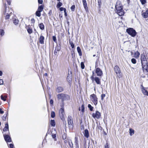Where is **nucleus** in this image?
<instances>
[{
	"label": "nucleus",
	"mask_w": 148,
	"mask_h": 148,
	"mask_svg": "<svg viewBox=\"0 0 148 148\" xmlns=\"http://www.w3.org/2000/svg\"><path fill=\"white\" fill-rule=\"evenodd\" d=\"M57 98L59 101H61L60 106L62 107L64 106V101H69L71 99L69 95L62 93L58 94L57 95Z\"/></svg>",
	"instance_id": "nucleus-1"
},
{
	"label": "nucleus",
	"mask_w": 148,
	"mask_h": 148,
	"mask_svg": "<svg viewBox=\"0 0 148 148\" xmlns=\"http://www.w3.org/2000/svg\"><path fill=\"white\" fill-rule=\"evenodd\" d=\"M115 11L118 15L120 16H121L124 15V12L123 9V7L119 1H117L116 2L115 5Z\"/></svg>",
	"instance_id": "nucleus-2"
},
{
	"label": "nucleus",
	"mask_w": 148,
	"mask_h": 148,
	"mask_svg": "<svg viewBox=\"0 0 148 148\" xmlns=\"http://www.w3.org/2000/svg\"><path fill=\"white\" fill-rule=\"evenodd\" d=\"M68 124L70 130H72L73 127V119L71 116H68L67 118Z\"/></svg>",
	"instance_id": "nucleus-3"
},
{
	"label": "nucleus",
	"mask_w": 148,
	"mask_h": 148,
	"mask_svg": "<svg viewBox=\"0 0 148 148\" xmlns=\"http://www.w3.org/2000/svg\"><path fill=\"white\" fill-rule=\"evenodd\" d=\"M90 100L95 105L97 104L98 103V98L96 95L95 94L91 95L90 96Z\"/></svg>",
	"instance_id": "nucleus-4"
},
{
	"label": "nucleus",
	"mask_w": 148,
	"mask_h": 148,
	"mask_svg": "<svg viewBox=\"0 0 148 148\" xmlns=\"http://www.w3.org/2000/svg\"><path fill=\"white\" fill-rule=\"evenodd\" d=\"M127 32L132 36L135 37L136 34V33L135 30L132 28H130L126 29Z\"/></svg>",
	"instance_id": "nucleus-5"
},
{
	"label": "nucleus",
	"mask_w": 148,
	"mask_h": 148,
	"mask_svg": "<svg viewBox=\"0 0 148 148\" xmlns=\"http://www.w3.org/2000/svg\"><path fill=\"white\" fill-rule=\"evenodd\" d=\"M61 107V108L59 110V115L61 118L62 120H64V119L65 117V112L64 110V106Z\"/></svg>",
	"instance_id": "nucleus-6"
},
{
	"label": "nucleus",
	"mask_w": 148,
	"mask_h": 148,
	"mask_svg": "<svg viewBox=\"0 0 148 148\" xmlns=\"http://www.w3.org/2000/svg\"><path fill=\"white\" fill-rule=\"evenodd\" d=\"M140 60L142 65L148 63V61H147V58L144 54H142L141 55Z\"/></svg>",
	"instance_id": "nucleus-7"
},
{
	"label": "nucleus",
	"mask_w": 148,
	"mask_h": 148,
	"mask_svg": "<svg viewBox=\"0 0 148 148\" xmlns=\"http://www.w3.org/2000/svg\"><path fill=\"white\" fill-rule=\"evenodd\" d=\"M114 70L116 73L117 76L119 78L121 77L120 75V70L119 66H116L114 67Z\"/></svg>",
	"instance_id": "nucleus-8"
},
{
	"label": "nucleus",
	"mask_w": 148,
	"mask_h": 148,
	"mask_svg": "<svg viewBox=\"0 0 148 148\" xmlns=\"http://www.w3.org/2000/svg\"><path fill=\"white\" fill-rule=\"evenodd\" d=\"M96 65L95 66V73L97 75L99 76H101L103 74V72L99 68H96Z\"/></svg>",
	"instance_id": "nucleus-9"
},
{
	"label": "nucleus",
	"mask_w": 148,
	"mask_h": 148,
	"mask_svg": "<svg viewBox=\"0 0 148 148\" xmlns=\"http://www.w3.org/2000/svg\"><path fill=\"white\" fill-rule=\"evenodd\" d=\"M92 116L95 119H99L101 117V114L99 111H96L95 113H94L92 114Z\"/></svg>",
	"instance_id": "nucleus-10"
},
{
	"label": "nucleus",
	"mask_w": 148,
	"mask_h": 148,
	"mask_svg": "<svg viewBox=\"0 0 148 148\" xmlns=\"http://www.w3.org/2000/svg\"><path fill=\"white\" fill-rule=\"evenodd\" d=\"M3 134L6 133L7 134H9V126L8 123L5 124V126L3 130Z\"/></svg>",
	"instance_id": "nucleus-11"
},
{
	"label": "nucleus",
	"mask_w": 148,
	"mask_h": 148,
	"mask_svg": "<svg viewBox=\"0 0 148 148\" xmlns=\"http://www.w3.org/2000/svg\"><path fill=\"white\" fill-rule=\"evenodd\" d=\"M3 136L4 139L6 142H10L11 139L10 136L6 133L3 134Z\"/></svg>",
	"instance_id": "nucleus-12"
},
{
	"label": "nucleus",
	"mask_w": 148,
	"mask_h": 148,
	"mask_svg": "<svg viewBox=\"0 0 148 148\" xmlns=\"http://www.w3.org/2000/svg\"><path fill=\"white\" fill-rule=\"evenodd\" d=\"M142 69L144 73H147L148 72V63L142 65Z\"/></svg>",
	"instance_id": "nucleus-13"
},
{
	"label": "nucleus",
	"mask_w": 148,
	"mask_h": 148,
	"mask_svg": "<svg viewBox=\"0 0 148 148\" xmlns=\"http://www.w3.org/2000/svg\"><path fill=\"white\" fill-rule=\"evenodd\" d=\"M45 39L44 37L42 35H40L38 38V40H39L40 43L42 44H44V40Z\"/></svg>",
	"instance_id": "nucleus-14"
},
{
	"label": "nucleus",
	"mask_w": 148,
	"mask_h": 148,
	"mask_svg": "<svg viewBox=\"0 0 148 148\" xmlns=\"http://www.w3.org/2000/svg\"><path fill=\"white\" fill-rule=\"evenodd\" d=\"M142 14L143 17L145 18H147L148 17V9L145 12H143Z\"/></svg>",
	"instance_id": "nucleus-15"
},
{
	"label": "nucleus",
	"mask_w": 148,
	"mask_h": 148,
	"mask_svg": "<svg viewBox=\"0 0 148 148\" xmlns=\"http://www.w3.org/2000/svg\"><path fill=\"white\" fill-rule=\"evenodd\" d=\"M82 2L83 3L84 8L86 11L88 10V8L87 6V3L86 0H82Z\"/></svg>",
	"instance_id": "nucleus-16"
},
{
	"label": "nucleus",
	"mask_w": 148,
	"mask_h": 148,
	"mask_svg": "<svg viewBox=\"0 0 148 148\" xmlns=\"http://www.w3.org/2000/svg\"><path fill=\"white\" fill-rule=\"evenodd\" d=\"M94 80L97 84L100 85L101 84V79L98 77H96L94 79Z\"/></svg>",
	"instance_id": "nucleus-17"
},
{
	"label": "nucleus",
	"mask_w": 148,
	"mask_h": 148,
	"mask_svg": "<svg viewBox=\"0 0 148 148\" xmlns=\"http://www.w3.org/2000/svg\"><path fill=\"white\" fill-rule=\"evenodd\" d=\"M64 90L63 88L60 86L58 87L56 89V91L58 93L62 92Z\"/></svg>",
	"instance_id": "nucleus-18"
},
{
	"label": "nucleus",
	"mask_w": 148,
	"mask_h": 148,
	"mask_svg": "<svg viewBox=\"0 0 148 148\" xmlns=\"http://www.w3.org/2000/svg\"><path fill=\"white\" fill-rule=\"evenodd\" d=\"M142 90L144 95L148 96V92L144 87H143L142 88Z\"/></svg>",
	"instance_id": "nucleus-19"
},
{
	"label": "nucleus",
	"mask_w": 148,
	"mask_h": 148,
	"mask_svg": "<svg viewBox=\"0 0 148 148\" xmlns=\"http://www.w3.org/2000/svg\"><path fill=\"white\" fill-rule=\"evenodd\" d=\"M84 135L85 137L87 138H88L89 137V133L88 130L86 129L85 130L84 133Z\"/></svg>",
	"instance_id": "nucleus-20"
},
{
	"label": "nucleus",
	"mask_w": 148,
	"mask_h": 148,
	"mask_svg": "<svg viewBox=\"0 0 148 148\" xmlns=\"http://www.w3.org/2000/svg\"><path fill=\"white\" fill-rule=\"evenodd\" d=\"M44 9V7L43 5H40L38 7L37 11L41 12Z\"/></svg>",
	"instance_id": "nucleus-21"
},
{
	"label": "nucleus",
	"mask_w": 148,
	"mask_h": 148,
	"mask_svg": "<svg viewBox=\"0 0 148 148\" xmlns=\"http://www.w3.org/2000/svg\"><path fill=\"white\" fill-rule=\"evenodd\" d=\"M140 53L139 52L137 51L134 54V57L136 58H138L139 57Z\"/></svg>",
	"instance_id": "nucleus-22"
},
{
	"label": "nucleus",
	"mask_w": 148,
	"mask_h": 148,
	"mask_svg": "<svg viewBox=\"0 0 148 148\" xmlns=\"http://www.w3.org/2000/svg\"><path fill=\"white\" fill-rule=\"evenodd\" d=\"M77 51L79 54V55L80 56H82V53L81 49L79 47H77Z\"/></svg>",
	"instance_id": "nucleus-23"
},
{
	"label": "nucleus",
	"mask_w": 148,
	"mask_h": 148,
	"mask_svg": "<svg viewBox=\"0 0 148 148\" xmlns=\"http://www.w3.org/2000/svg\"><path fill=\"white\" fill-rule=\"evenodd\" d=\"M27 31L29 34H31L32 33V28L29 26L27 27Z\"/></svg>",
	"instance_id": "nucleus-24"
},
{
	"label": "nucleus",
	"mask_w": 148,
	"mask_h": 148,
	"mask_svg": "<svg viewBox=\"0 0 148 148\" xmlns=\"http://www.w3.org/2000/svg\"><path fill=\"white\" fill-rule=\"evenodd\" d=\"M69 146L71 148H73V144L72 143L71 140H69Z\"/></svg>",
	"instance_id": "nucleus-25"
},
{
	"label": "nucleus",
	"mask_w": 148,
	"mask_h": 148,
	"mask_svg": "<svg viewBox=\"0 0 148 148\" xmlns=\"http://www.w3.org/2000/svg\"><path fill=\"white\" fill-rule=\"evenodd\" d=\"M13 23L15 25H17L19 22V21L16 19V18H14L13 19Z\"/></svg>",
	"instance_id": "nucleus-26"
},
{
	"label": "nucleus",
	"mask_w": 148,
	"mask_h": 148,
	"mask_svg": "<svg viewBox=\"0 0 148 148\" xmlns=\"http://www.w3.org/2000/svg\"><path fill=\"white\" fill-rule=\"evenodd\" d=\"M7 15H6L5 16V19H8L9 18L10 16L11 15V14H12V12H11L10 13H7Z\"/></svg>",
	"instance_id": "nucleus-27"
},
{
	"label": "nucleus",
	"mask_w": 148,
	"mask_h": 148,
	"mask_svg": "<svg viewBox=\"0 0 148 148\" xmlns=\"http://www.w3.org/2000/svg\"><path fill=\"white\" fill-rule=\"evenodd\" d=\"M39 26L40 29L43 30L44 29V25L43 23H40Z\"/></svg>",
	"instance_id": "nucleus-28"
},
{
	"label": "nucleus",
	"mask_w": 148,
	"mask_h": 148,
	"mask_svg": "<svg viewBox=\"0 0 148 148\" xmlns=\"http://www.w3.org/2000/svg\"><path fill=\"white\" fill-rule=\"evenodd\" d=\"M50 125L52 126H55V122L54 120H51L50 121Z\"/></svg>",
	"instance_id": "nucleus-29"
},
{
	"label": "nucleus",
	"mask_w": 148,
	"mask_h": 148,
	"mask_svg": "<svg viewBox=\"0 0 148 148\" xmlns=\"http://www.w3.org/2000/svg\"><path fill=\"white\" fill-rule=\"evenodd\" d=\"M41 12L37 10L36 12V15L38 17H40L41 15Z\"/></svg>",
	"instance_id": "nucleus-30"
},
{
	"label": "nucleus",
	"mask_w": 148,
	"mask_h": 148,
	"mask_svg": "<svg viewBox=\"0 0 148 148\" xmlns=\"http://www.w3.org/2000/svg\"><path fill=\"white\" fill-rule=\"evenodd\" d=\"M7 97V96H3V95H1V100H3L4 101H5L6 100V98Z\"/></svg>",
	"instance_id": "nucleus-31"
},
{
	"label": "nucleus",
	"mask_w": 148,
	"mask_h": 148,
	"mask_svg": "<svg viewBox=\"0 0 148 148\" xmlns=\"http://www.w3.org/2000/svg\"><path fill=\"white\" fill-rule=\"evenodd\" d=\"M5 32L2 29L0 30V35L1 36H3Z\"/></svg>",
	"instance_id": "nucleus-32"
},
{
	"label": "nucleus",
	"mask_w": 148,
	"mask_h": 148,
	"mask_svg": "<svg viewBox=\"0 0 148 148\" xmlns=\"http://www.w3.org/2000/svg\"><path fill=\"white\" fill-rule=\"evenodd\" d=\"M130 135L131 136H132L133 134H134V130L132 129H130Z\"/></svg>",
	"instance_id": "nucleus-33"
},
{
	"label": "nucleus",
	"mask_w": 148,
	"mask_h": 148,
	"mask_svg": "<svg viewBox=\"0 0 148 148\" xmlns=\"http://www.w3.org/2000/svg\"><path fill=\"white\" fill-rule=\"evenodd\" d=\"M88 107L89 108V110L90 111H92L93 110V107H92L91 105L89 104L88 105Z\"/></svg>",
	"instance_id": "nucleus-34"
},
{
	"label": "nucleus",
	"mask_w": 148,
	"mask_h": 148,
	"mask_svg": "<svg viewBox=\"0 0 148 148\" xmlns=\"http://www.w3.org/2000/svg\"><path fill=\"white\" fill-rule=\"evenodd\" d=\"M69 43H70L71 46L72 48H73L74 47V45L73 43V42L72 41H70L69 40Z\"/></svg>",
	"instance_id": "nucleus-35"
},
{
	"label": "nucleus",
	"mask_w": 148,
	"mask_h": 148,
	"mask_svg": "<svg viewBox=\"0 0 148 148\" xmlns=\"http://www.w3.org/2000/svg\"><path fill=\"white\" fill-rule=\"evenodd\" d=\"M55 116V113L54 111H52L51 112V116L52 118H54Z\"/></svg>",
	"instance_id": "nucleus-36"
},
{
	"label": "nucleus",
	"mask_w": 148,
	"mask_h": 148,
	"mask_svg": "<svg viewBox=\"0 0 148 148\" xmlns=\"http://www.w3.org/2000/svg\"><path fill=\"white\" fill-rule=\"evenodd\" d=\"M140 1L142 5H144L146 3V0H140Z\"/></svg>",
	"instance_id": "nucleus-37"
},
{
	"label": "nucleus",
	"mask_w": 148,
	"mask_h": 148,
	"mask_svg": "<svg viewBox=\"0 0 148 148\" xmlns=\"http://www.w3.org/2000/svg\"><path fill=\"white\" fill-rule=\"evenodd\" d=\"M75 144H78V138L77 137H75Z\"/></svg>",
	"instance_id": "nucleus-38"
},
{
	"label": "nucleus",
	"mask_w": 148,
	"mask_h": 148,
	"mask_svg": "<svg viewBox=\"0 0 148 148\" xmlns=\"http://www.w3.org/2000/svg\"><path fill=\"white\" fill-rule=\"evenodd\" d=\"M62 3H61L60 2H59L57 4V7L58 8H59L60 7H61L62 6Z\"/></svg>",
	"instance_id": "nucleus-39"
},
{
	"label": "nucleus",
	"mask_w": 148,
	"mask_h": 148,
	"mask_svg": "<svg viewBox=\"0 0 148 148\" xmlns=\"http://www.w3.org/2000/svg\"><path fill=\"white\" fill-rule=\"evenodd\" d=\"M81 66L82 69H83L85 67V66L84 63L82 62L81 63Z\"/></svg>",
	"instance_id": "nucleus-40"
},
{
	"label": "nucleus",
	"mask_w": 148,
	"mask_h": 148,
	"mask_svg": "<svg viewBox=\"0 0 148 148\" xmlns=\"http://www.w3.org/2000/svg\"><path fill=\"white\" fill-rule=\"evenodd\" d=\"M132 62L134 64L136 63V60L134 58H132L131 60Z\"/></svg>",
	"instance_id": "nucleus-41"
},
{
	"label": "nucleus",
	"mask_w": 148,
	"mask_h": 148,
	"mask_svg": "<svg viewBox=\"0 0 148 148\" xmlns=\"http://www.w3.org/2000/svg\"><path fill=\"white\" fill-rule=\"evenodd\" d=\"M6 116H5V115H4L2 117V119L3 121H5L6 119Z\"/></svg>",
	"instance_id": "nucleus-42"
},
{
	"label": "nucleus",
	"mask_w": 148,
	"mask_h": 148,
	"mask_svg": "<svg viewBox=\"0 0 148 148\" xmlns=\"http://www.w3.org/2000/svg\"><path fill=\"white\" fill-rule=\"evenodd\" d=\"M105 96H106L104 94H103L101 95V100H103V98H104V97H105Z\"/></svg>",
	"instance_id": "nucleus-43"
},
{
	"label": "nucleus",
	"mask_w": 148,
	"mask_h": 148,
	"mask_svg": "<svg viewBox=\"0 0 148 148\" xmlns=\"http://www.w3.org/2000/svg\"><path fill=\"white\" fill-rule=\"evenodd\" d=\"M81 111L82 112H83L84 111V107L83 105H82L81 106Z\"/></svg>",
	"instance_id": "nucleus-44"
},
{
	"label": "nucleus",
	"mask_w": 148,
	"mask_h": 148,
	"mask_svg": "<svg viewBox=\"0 0 148 148\" xmlns=\"http://www.w3.org/2000/svg\"><path fill=\"white\" fill-rule=\"evenodd\" d=\"M105 148H109V144L108 143H106L105 145Z\"/></svg>",
	"instance_id": "nucleus-45"
},
{
	"label": "nucleus",
	"mask_w": 148,
	"mask_h": 148,
	"mask_svg": "<svg viewBox=\"0 0 148 148\" xmlns=\"http://www.w3.org/2000/svg\"><path fill=\"white\" fill-rule=\"evenodd\" d=\"M60 11H65L66 10V9L62 7L60 8Z\"/></svg>",
	"instance_id": "nucleus-46"
},
{
	"label": "nucleus",
	"mask_w": 148,
	"mask_h": 148,
	"mask_svg": "<svg viewBox=\"0 0 148 148\" xmlns=\"http://www.w3.org/2000/svg\"><path fill=\"white\" fill-rule=\"evenodd\" d=\"M75 5H72L71 7V10H72V11H73L75 8Z\"/></svg>",
	"instance_id": "nucleus-47"
},
{
	"label": "nucleus",
	"mask_w": 148,
	"mask_h": 148,
	"mask_svg": "<svg viewBox=\"0 0 148 148\" xmlns=\"http://www.w3.org/2000/svg\"><path fill=\"white\" fill-rule=\"evenodd\" d=\"M71 56H72L73 58L75 56V54L74 51L71 52Z\"/></svg>",
	"instance_id": "nucleus-48"
},
{
	"label": "nucleus",
	"mask_w": 148,
	"mask_h": 148,
	"mask_svg": "<svg viewBox=\"0 0 148 148\" xmlns=\"http://www.w3.org/2000/svg\"><path fill=\"white\" fill-rule=\"evenodd\" d=\"M3 84V79H0V85H2Z\"/></svg>",
	"instance_id": "nucleus-49"
},
{
	"label": "nucleus",
	"mask_w": 148,
	"mask_h": 148,
	"mask_svg": "<svg viewBox=\"0 0 148 148\" xmlns=\"http://www.w3.org/2000/svg\"><path fill=\"white\" fill-rule=\"evenodd\" d=\"M14 145L12 144H10L9 145V148H14Z\"/></svg>",
	"instance_id": "nucleus-50"
},
{
	"label": "nucleus",
	"mask_w": 148,
	"mask_h": 148,
	"mask_svg": "<svg viewBox=\"0 0 148 148\" xmlns=\"http://www.w3.org/2000/svg\"><path fill=\"white\" fill-rule=\"evenodd\" d=\"M60 50V48L58 47V46L56 47V49L55 50L57 51H59Z\"/></svg>",
	"instance_id": "nucleus-51"
},
{
	"label": "nucleus",
	"mask_w": 148,
	"mask_h": 148,
	"mask_svg": "<svg viewBox=\"0 0 148 148\" xmlns=\"http://www.w3.org/2000/svg\"><path fill=\"white\" fill-rule=\"evenodd\" d=\"M38 3L40 4H42L43 2L42 0H38Z\"/></svg>",
	"instance_id": "nucleus-52"
},
{
	"label": "nucleus",
	"mask_w": 148,
	"mask_h": 148,
	"mask_svg": "<svg viewBox=\"0 0 148 148\" xmlns=\"http://www.w3.org/2000/svg\"><path fill=\"white\" fill-rule=\"evenodd\" d=\"M52 136L53 138H55L56 137V135L55 134H52Z\"/></svg>",
	"instance_id": "nucleus-53"
},
{
	"label": "nucleus",
	"mask_w": 148,
	"mask_h": 148,
	"mask_svg": "<svg viewBox=\"0 0 148 148\" xmlns=\"http://www.w3.org/2000/svg\"><path fill=\"white\" fill-rule=\"evenodd\" d=\"M4 112L2 110V109L0 108V114H3Z\"/></svg>",
	"instance_id": "nucleus-54"
},
{
	"label": "nucleus",
	"mask_w": 148,
	"mask_h": 148,
	"mask_svg": "<svg viewBox=\"0 0 148 148\" xmlns=\"http://www.w3.org/2000/svg\"><path fill=\"white\" fill-rule=\"evenodd\" d=\"M53 39L54 41L55 42L56 40V37L54 36H53Z\"/></svg>",
	"instance_id": "nucleus-55"
},
{
	"label": "nucleus",
	"mask_w": 148,
	"mask_h": 148,
	"mask_svg": "<svg viewBox=\"0 0 148 148\" xmlns=\"http://www.w3.org/2000/svg\"><path fill=\"white\" fill-rule=\"evenodd\" d=\"M4 7L5 8V10L4 11V13H5L6 12V4H5L4 5Z\"/></svg>",
	"instance_id": "nucleus-56"
},
{
	"label": "nucleus",
	"mask_w": 148,
	"mask_h": 148,
	"mask_svg": "<svg viewBox=\"0 0 148 148\" xmlns=\"http://www.w3.org/2000/svg\"><path fill=\"white\" fill-rule=\"evenodd\" d=\"M75 148H79V145L78 144H75Z\"/></svg>",
	"instance_id": "nucleus-57"
},
{
	"label": "nucleus",
	"mask_w": 148,
	"mask_h": 148,
	"mask_svg": "<svg viewBox=\"0 0 148 148\" xmlns=\"http://www.w3.org/2000/svg\"><path fill=\"white\" fill-rule=\"evenodd\" d=\"M90 78L91 79H92V80H94V79L95 77H94V75H92V76Z\"/></svg>",
	"instance_id": "nucleus-58"
},
{
	"label": "nucleus",
	"mask_w": 148,
	"mask_h": 148,
	"mask_svg": "<svg viewBox=\"0 0 148 148\" xmlns=\"http://www.w3.org/2000/svg\"><path fill=\"white\" fill-rule=\"evenodd\" d=\"M53 100L52 99H51L50 100V103L51 104H53Z\"/></svg>",
	"instance_id": "nucleus-59"
},
{
	"label": "nucleus",
	"mask_w": 148,
	"mask_h": 148,
	"mask_svg": "<svg viewBox=\"0 0 148 148\" xmlns=\"http://www.w3.org/2000/svg\"><path fill=\"white\" fill-rule=\"evenodd\" d=\"M58 51H56V50H55L54 51V53L55 55H56L57 53V52Z\"/></svg>",
	"instance_id": "nucleus-60"
},
{
	"label": "nucleus",
	"mask_w": 148,
	"mask_h": 148,
	"mask_svg": "<svg viewBox=\"0 0 148 148\" xmlns=\"http://www.w3.org/2000/svg\"><path fill=\"white\" fill-rule=\"evenodd\" d=\"M3 73L1 71H0V76H1L2 75Z\"/></svg>",
	"instance_id": "nucleus-61"
},
{
	"label": "nucleus",
	"mask_w": 148,
	"mask_h": 148,
	"mask_svg": "<svg viewBox=\"0 0 148 148\" xmlns=\"http://www.w3.org/2000/svg\"><path fill=\"white\" fill-rule=\"evenodd\" d=\"M64 15L65 16H67V14L66 13V10L65 11H64Z\"/></svg>",
	"instance_id": "nucleus-62"
},
{
	"label": "nucleus",
	"mask_w": 148,
	"mask_h": 148,
	"mask_svg": "<svg viewBox=\"0 0 148 148\" xmlns=\"http://www.w3.org/2000/svg\"><path fill=\"white\" fill-rule=\"evenodd\" d=\"M7 1L8 2V4L9 5H10V3H11L10 2V1Z\"/></svg>",
	"instance_id": "nucleus-63"
},
{
	"label": "nucleus",
	"mask_w": 148,
	"mask_h": 148,
	"mask_svg": "<svg viewBox=\"0 0 148 148\" xmlns=\"http://www.w3.org/2000/svg\"><path fill=\"white\" fill-rule=\"evenodd\" d=\"M31 21L32 22H33L34 23L35 22V20L33 18L32 19Z\"/></svg>",
	"instance_id": "nucleus-64"
}]
</instances>
